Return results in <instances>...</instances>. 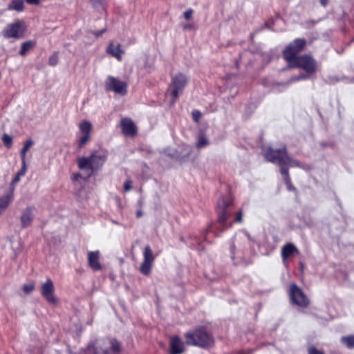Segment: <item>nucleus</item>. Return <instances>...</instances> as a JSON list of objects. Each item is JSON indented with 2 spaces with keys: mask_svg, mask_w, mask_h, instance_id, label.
I'll use <instances>...</instances> for the list:
<instances>
[{
  "mask_svg": "<svg viewBox=\"0 0 354 354\" xmlns=\"http://www.w3.org/2000/svg\"><path fill=\"white\" fill-rule=\"evenodd\" d=\"M139 204H140V206L141 207L142 206V202L139 201Z\"/></svg>",
  "mask_w": 354,
  "mask_h": 354,
  "instance_id": "obj_48",
  "label": "nucleus"
},
{
  "mask_svg": "<svg viewBox=\"0 0 354 354\" xmlns=\"http://www.w3.org/2000/svg\"><path fill=\"white\" fill-rule=\"evenodd\" d=\"M109 152L106 149L93 150L89 156H82L77 158V162L80 170H89L91 174L97 172L102 168L107 160Z\"/></svg>",
  "mask_w": 354,
  "mask_h": 354,
  "instance_id": "obj_3",
  "label": "nucleus"
},
{
  "mask_svg": "<svg viewBox=\"0 0 354 354\" xmlns=\"http://www.w3.org/2000/svg\"><path fill=\"white\" fill-rule=\"evenodd\" d=\"M55 286L50 279L47 280L41 284V295L46 299V301L53 305H57L59 302L58 299L55 296Z\"/></svg>",
  "mask_w": 354,
  "mask_h": 354,
  "instance_id": "obj_12",
  "label": "nucleus"
},
{
  "mask_svg": "<svg viewBox=\"0 0 354 354\" xmlns=\"http://www.w3.org/2000/svg\"><path fill=\"white\" fill-rule=\"evenodd\" d=\"M243 213L242 211H239L234 219V221L241 223L242 222Z\"/></svg>",
  "mask_w": 354,
  "mask_h": 354,
  "instance_id": "obj_38",
  "label": "nucleus"
},
{
  "mask_svg": "<svg viewBox=\"0 0 354 354\" xmlns=\"http://www.w3.org/2000/svg\"><path fill=\"white\" fill-rule=\"evenodd\" d=\"M122 133L125 136L135 137L138 133V128L129 118H124L120 121Z\"/></svg>",
  "mask_w": 354,
  "mask_h": 354,
  "instance_id": "obj_14",
  "label": "nucleus"
},
{
  "mask_svg": "<svg viewBox=\"0 0 354 354\" xmlns=\"http://www.w3.org/2000/svg\"><path fill=\"white\" fill-rule=\"evenodd\" d=\"M328 0H320V3H321L323 6H326L328 4Z\"/></svg>",
  "mask_w": 354,
  "mask_h": 354,
  "instance_id": "obj_46",
  "label": "nucleus"
},
{
  "mask_svg": "<svg viewBox=\"0 0 354 354\" xmlns=\"http://www.w3.org/2000/svg\"><path fill=\"white\" fill-rule=\"evenodd\" d=\"M213 230H214L213 226H209L208 227V229L207 230V233H206V236L205 238V240L209 241V237L212 236H214V233Z\"/></svg>",
  "mask_w": 354,
  "mask_h": 354,
  "instance_id": "obj_34",
  "label": "nucleus"
},
{
  "mask_svg": "<svg viewBox=\"0 0 354 354\" xmlns=\"http://www.w3.org/2000/svg\"><path fill=\"white\" fill-rule=\"evenodd\" d=\"M100 253L99 250L90 251L88 253V265L93 271H98L102 269L100 263Z\"/></svg>",
  "mask_w": 354,
  "mask_h": 354,
  "instance_id": "obj_16",
  "label": "nucleus"
},
{
  "mask_svg": "<svg viewBox=\"0 0 354 354\" xmlns=\"http://www.w3.org/2000/svg\"><path fill=\"white\" fill-rule=\"evenodd\" d=\"M185 343L188 346L209 348L214 344V338L207 326H200L184 334Z\"/></svg>",
  "mask_w": 354,
  "mask_h": 354,
  "instance_id": "obj_2",
  "label": "nucleus"
},
{
  "mask_svg": "<svg viewBox=\"0 0 354 354\" xmlns=\"http://www.w3.org/2000/svg\"><path fill=\"white\" fill-rule=\"evenodd\" d=\"M217 223H221V212H218Z\"/></svg>",
  "mask_w": 354,
  "mask_h": 354,
  "instance_id": "obj_45",
  "label": "nucleus"
},
{
  "mask_svg": "<svg viewBox=\"0 0 354 354\" xmlns=\"http://www.w3.org/2000/svg\"><path fill=\"white\" fill-rule=\"evenodd\" d=\"M26 1L30 5H39L40 3L39 0H26Z\"/></svg>",
  "mask_w": 354,
  "mask_h": 354,
  "instance_id": "obj_39",
  "label": "nucleus"
},
{
  "mask_svg": "<svg viewBox=\"0 0 354 354\" xmlns=\"http://www.w3.org/2000/svg\"><path fill=\"white\" fill-rule=\"evenodd\" d=\"M127 82L121 81L118 77L109 75L105 80V89L106 91H113L124 96L127 94Z\"/></svg>",
  "mask_w": 354,
  "mask_h": 354,
  "instance_id": "obj_7",
  "label": "nucleus"
},
{
  "mask_svg": "<svg viewBox=\"0 0 354 354\" xmlns=\"http://www.w3.org/2000/svg\"><path fill=\"white\" fill-rule=\"evenodd\" d=\"M13 198V190L10 194L2 196L0 198V208L6 210Z\"/></svg>",
  "mask_w": 354,
  "mask_h": 354,
  "instance_id": "obj_22",
  "label": "nucleus"
},
{
  "mask_svg": "<svg viewBox=\"0 0 354 354\" xmlns=\"http://www.w3.org/2000/svg\"><path fill=\"white\" fill-rule=\"evenodd\" d=\"M34 289H35V286L33 283L24 284L23 286V291L26 294L30 293L32 291L34 290Z\"/></svg>",
  "mask_w": 354,
  "mask_h": 354,
  "instance_id": "obj_30",
  "label": "nucleus"
},
{
  "mask_svg": "<svg viewBox=\"0 0 354 354\" xmlns=\"http://www.w3.org/2000/svg\"><path fill=\"white\" fill-rule=\"evenodd\" d=\"M301 268L303 269L304 268V265L302 263H301Z\"/></svg>",
  "mask_w": 354,
  "mask_h": 354,
  "instance_id": "obj_49",
  "label": "nucleus"
},
{
  "mask_svg": "<svg viewBox=\"0 0 354 354\" xmlns=\"http://www.w3.org/2000/svg\"><path fill=\"white\" fill-rule=\"evenodd\" d=\"M34 142L30 139L26 141L24 145V147L20 150V156L21 160H26V153L28 150L33 145Z\"/></svg>",
  "mask_w": 354,
  "mask_h": 354,
  "instance_id": "obj_25",
  "label": "nucleus"
},
{
  "mask_svg": "<svg viewBox=\"0 0 354 354\" xmlns=\"http://www.w3.org/2000/svg\"><path fill=\"white\" fill-rule=\"evenodd\" d=\"M143 215V213H142V211L141 209V208L138 209L137 211H136V217L137 218H140L142 217Z\"/></svg>",
  "mask_w": 354,
  "mask_h": 354,
  "instance_id": "obj_43",
  "label": "nucleus"
},
{
  "mask_svg": "<svg viewBox=\"0 0 354 354\" xmlns=\"http://www.w3.org/2000/svg\"><path fill=\"white\" fill-rule=\"evenodd\" d=\"M143 257L144 259L140 265V271L142 274L148 276L151 272L152 265L155 260V257L149 245L145 246L143 252Z\"/></svg>",
  "mask_w": 354,
  "mask_h": 354,
  "instance_id": "obj_13",
  "label": "nucleus"
},
{
  "mask_svg": "<svg viewBox=\"0 0 354 354\" xmlns=\"http://www.w3.org/2000/svg\"><path fill=\"white\" fill-rule=\"evenodd\" d=\"M192 119L194 122L198 123L201 119L202 113L198 110H194L192 112Z\"/></svg>",
  "mask_w": 354,
  "mask_h": 354,
  "instance_id": "obj_29",
  "label": "nucleus"
},
{
  "mask_svg": "<svg viewBox=\"0 0 354 354\" xmlns=\"http://www.w3.org/2000/svg\"><path fill=\"white\" fill-rule=\"evenodd\" d=\"M264 156L266 160L276 163L280 167V172L285 176L284 180L287 185L288 189L290 191L296 190L295 187L292 185L288 175V170L285 168L286 166L298 167L299 163L290 158L286 153V148L273 150L272 149H268L265 153Z\"/></svg>",
  "mask_w": 354,
  "mask_h": 354,
  "instance_id": "obj_1",
  "label": "nucleus"
},
{
  "mask_svg": "<svg viewBox=\"0 0 354 354\" xmlns=\"http://www.w3.org/2000/svg\"><path fill=\"white\" fill-rule=\"evenodd\" d=\"M132 189V181L131 180H127L124 183V192H129Z\"/></svg>",
  "mask_w": 354,
  "mask_h": 354,
  "instance_id": "obj_33",
  "label": "nucleus"
},
{
  "mask_svg": "<svg viewBox=\"0 0 354 354\" xmlns=\"http://www.w3.org/2000/svg\"><path fill=\"white\" fill-rule=\"evenodd\" d=\"M4 211H5L4 209H3L0 208V215H1V214H3V212Z\"/></svg>",
  "mask_w": 354,
  "mask_h": 354,
  "instance_id": "obj_47",
  "label": "nucleus"
},
{
  "mask_svg": "<svg viewBox=\"0 0 354 354\" xmlns=\"http://www.w3.org/2000/svg\"><path fill=\"white\" fill-rule=\"evenodd\" d=\"M194 28V24H186L183 26V29L184 30H192Z\"/></svg>",
  "mask_w": 354,
  "mask_h": 354,
  "instance_id": "obj_42",
  "label": "nucleus"
},
{
  "mask_svg": "<svg viewBox=\"0 0 354 354\" xmlns=\"http://www.w3.org/2000/svg\"><path fill=\"white\" fill-rule=\"evenodd\" d=\"M21 162H22V166H21V169L17 172V174L20 176H24L25 175L26 172V160H21Z\"/></svg>",
  "mask_w": 354,
  "mask_h": 354,
  "instance_id": "obj_31",
  "label": "nucleus"
},
{
  "mask_svg": "<svg viewBox=\"0 0 354 354\" xmlns=\"http://www.w3.org/2000/svg\"><path fill=\"white\" fill-rule=\"evenodd\" d=\"M288 62L289 68H301L308 73H313L316 71L315 61L312 57L307 55L299 56Z\"/></svg>",
  "mask_w": 354,
  "mask_h": 354,
  "instance_id": "obj_6",
  "label": "nucleus"
},
{
  "mask_svg": "<svg viewBox=\"0 0 354 354\" xmlns=\"http://www.w3.org/2000/svg\"><path fill=\"white\" fill-rule=\"evenodd\" d=\"M26 26L24 21L17 20L14 23L8 24L3 30V35L6 38L19 39L24 37Z\"/></svg>",
  "mask_w": 354,
  "mask_h": 354,
  "instance_id": "obj_9",
  "label": "nucleus"
},
{
  "mask_svg": "<svg viewBox=\"0 0 354 354\" xmlns=\"http://www.w3.org/2000/svg\"><path fill=\"white\" fill-rule=\"evenodd\" d=\"M228 216H229V215L226 212L223 211V216H222L223 222L225 221L228 218Z\"/></svg>",
  "mask_w": 354,
  "mask_h": 354,
  "instance_id": "obj_44",
  "label": "nucleus"
},
{
  "mask_svg": "<svg viewBox=\"0 0 354 354\" xmlns=\"http://www.w3.org/2000/svg\"><path fill=\"white\" fill-rule=\"evenodd\" d=\"M106 52L108 55L116 58L119 62L122 61V55L124 53V50L122 48V45L118 44L115 46L114 43L112 41H109L106 47Z\"/></svg>",
  "mask_w": 354,
  "mask_h": 354,
  "instance_id": "obj_17",
  "label": "nucleus"
},
{
  "mask_svg": "<svg viewBox=\"0 0 354 354\" xmlns=\"http://www.w3.org/2000/svg\"><path fill=\"white\" fill-rule=\"evenodd\" d=\"M289 295L291 301L300 307H307L310 304V300L307 296L295 283L290 285Z\"/></svg>",
  "mask_w": 354,
  "mask_h": 354,
  "instance_id": "obj_8",
  "label": "nucleus"
},
{
  "mask_svg": "<svg viewBox=\"0 0 354 354\" xmlns=\"http://www.w3.org/2000/svg\"><path fill=\"white\" fill-rule=\"evenodd\" d=\"M35 45V41H27L22 43L21 49L19 52V54L21 56H25L28 51L30 50Z\"/></svg>",
  "mask_w": 354,
  "mask_h": 354,
  "instance_id": "obj_23",
  "label": "nucleus"
},
{
  "mask_svg": "<svg viewBox=\"0 0 354 354\" xmlns=\"http://www.w3.org/2000/svg\"><path fill=\"white\" fill-rule=\"evenodd\" d=\"M169 354H182L185 352L183 342L178 336H175L170 339Z\"/></svg>",
  "mask_w": 354,
  "mask_h": 354,
  "instance_id": "obj_18",
  "label": "nucleus"
},
{
  "mask_svg": "<svg viewBox=\"0 0 354 354\" xmlns=\"http://www.w3.org/2000/svg\"><path fill=\"white\" fill-rule=\"evenodd\" d=\"M9 10H14L21 12L24 9V3L22 0H13L8 6Z\"/></svg>",
  "mask_w": 354,
  "mask_h": 354,
  "instance_id": "obj_24",
  "label": "nucleus"
},
{
  "mask_svg": "<svg viewBox=\"0 0 354 354\" xmlns=\"http://www.w3.org/2000/svg\"><path fill=\"white\" fill-rule=\"evenodd\" d=\"M189 82V79L183 73H178L171 77L168 86V91L171 97V104H174Z\"/></svg>",
  "mask_w": 354,
  "mask_h": 354,
  "instance_id": "obj_4",
  "label": "nucleus"
},
{
  "mask_svg": "<svg viewBox=\"0 0 354 354\" xmlns=\"http://www.w3.org/2000/svg\"><path fill=\"white\" fill-rule=\"evenodd\" d=\"M21 176L19 175L17 173L16 174V176L13 178V179L12 180V184H15V183H17L20 180V177Z\"/></svg>",
  "mask_w": 354,
  "mask_h": 354,
  "instance_id": "obj_40",
  "label": "nucleus"
},
{
  "mask_svg": "<svg viewBox=\"0 0 354 354\" xmlns=\"http://www.w3.org/2000/svg\"><path fill=\"white\" fill-rule=\"evenodd\" d=\"M306 41L304 39H297L292 43H290L283 50V57L288 61L297 57V55L301 52L305 47Z\"/></svg>",
  "mask_w": 354,
  "mask_h": 354,
  "instance_id": "obj_11",
  "label": "nucleus"
},
{
  "mask_svg": "<svg viewBox=\"0 0 354 354\" xmlns=\"http://www.w3.org/2000/svg\"><path fill=\"white\" fill-rule=\"evenodd\" d=\"M306 78H308V75H297V76H294L289 80V82H291L293 81H298V80L306 79Z\"/></svg>",
  "mask_w": 354,
  "mask_h": 354,
  "instance_id": "obj_36",
  "label": "nucleus"
},
{
  "mask_svg": "<svg viewBox=\"0 0 354 354\" xmlns=\"http://www.w3.org/2000/svg\"><path fill=\"white\" fill-rule=\"evenodd\" d=\"M342 342L348 348H353L354 347V336L350 335V336H346L342 337Z\"/></svg>",
  "mask_w": 354,
  "mask_h": 354,
  "instance_id": "obj_26",
  "label": "nucleus"
},
{
  "mask_svg": "<svg viewBox=\"0 0 354 354\" xmlns=\"http://www.w3.org/2000/svg\"><path fill=\"white\" fill-rule=\"evenodd\" d=\"M122 346L121 342L116 338H109L104 347L94 348V354H121Z\"/></svg>",
  "mask_w": 354,
  "mask_h": 354,
  "instance_id": "obj_10",
  "label": "nucleus"
},
{
  "mask_svg": "<svg viewBox=\"0 0 354 354\" xmlns=\"http://www.w3.org/2000/svg\"><path fill=\"white\" fill-rule=\"evenodd\" d=\"M34 207H26L22 212L20 216V221L22 228H26L31 225L35 216L33 214Z\"/></svg>",
  "mask_w": 354,
  "mask_h": 354,
  "instance_id": "obj_15",
  "label": "nucleus"
},
{
  "mask_svg": "<svg viewBox=\"0 0 354 354\" xmlns=\"http://www.w3.org/2000/svg\"><path fill=\"white\" fill-rule=\"evenodd\" d=\"M2 141L7 148L9 149L11 147L12 143V138L8 134H3L2 137Z\"/></svg>",
  "mask_w": 354,
  "mask_h": 354,
  "instance_id": "obj_28",
  "label": "nucleus"
},
{
  "mask_svg": "<svg viewBox=\"0 0 354 354\" xmlns=\"http://www.w3.org/2000/svg\"><path fill=\"white\" fill-rule=\"evenodd\" d=\"M109 0H90L92 7L96 10H105Z\"/></svg>",
  "mask_w": 354,
  "mask_h": 354,
  "instance_id": "obj_21",
  "label": "nucleus"
},
{
  "mask_svg": "<svg viewBox=\"0 0 354 354\" xmlns=\"http://www.w3.org/2000/svg\"><path fill=\"white\" fill-rule=\"evenodd\" d=\"M309 354H324V353L321 351L317 350L315 347H310L308 349Z\"/></svg>",
  "mask_w": 354,
  "mask_h": 354,
  "instance_id": "obj_37",
  "label": "nucleus"
},
{
  "mask_svg": "<svg viewBox=\"0 0 354 354\" xmlns=\"http://www.w3.org/2000/svg\"><path fill=\"white\" fill-rule=\"evenodd\" d=\"M209 141L203 133H200L197 136V142L196 147L198 149H203L208 146Z\"/></svg>",
  "mask_w": 354,
  "mask_h": 354,
  "instance_id": "obj_20",
  "label": "nucleus"
},
{
  "mask_svg": "<svg viewBox=\"0 0 354 354\" xmlns=\"http://www.w3.org/2000/svg\"><path fill=\"white\" fill-rule=\"evenodd\" d=\"M59 61V52L55 51L48 59V65L50 66H55Z\"/></svg>",
  "mask_w": 354,
  "mask_h": 354,
  "instance_id": "obj_27",
  "label": "nucleus"
},
{
  "mask_svg": "<svg viewBox=\"0 0 354 354\" xmlns=\"http://www.w3.org/2000/svg\"><path fill=\"white\" fill-rule=\"evenodd\" d=\"M81 177V174L80 173H75V174H73L71 179L73 181H76L77 180L80 178Z\"/></svg>",
  "mask_w": 354,
  "mask_h": 354,
  "instance_id": "obj_41",
  "label": "nucleus"
},
{
  "mask_svg": "<svg viewBox=\"0 0 354 354\" xmlns=\"http://www.w3.org/2000/svg\"><path fill=\"white\" fill-rule=\"evenodd\" d=\"M79 135L77 139V150L83 149L91 140L93 126L91 122L86 120L81 121L78 124Z\"/></svg>",
  "mask_w": 354,
  "mask_h": 354,
  "instance_id": "obj_5",
  "label": "nucleus"
},
{
  "mask_svg": "<svg viewBox=\"0 0 354 354\" xmlns=\"http://www.w3.org/2000/svg\"><path fill=\"white\" fill-rule=\"evenodd\" d=\"M107 30L106 27H104L102 30H94L92 31V35H93L95 37H100L102 36L104 32H106Z\"/></svg>",
  "mask_w": 354,
  "mask_h": 354,
  "instance_id": "obj_32",
  "label": "nucleus"
},
{
  "mask_svg": "<svg viewBox=\"0 0 354 354\" xmlns=\"http://www.w3.org/2000/svg\"><path fill=\"white\" fill-rule=\"evenodd\" d=\"M193 12H194V11L192 8L187 10L183 13V16H184L185 19L187 20H189L192 17Z\"/></svg>",
  "mask_w": 354,
  "mask_h": 354,
  "instance_id": "obj_35",
  "label": "nucleus"
},
{
  "mask_svg": "<svg viewBox=\"0 0 354 354\" xmlns=\"http://www.w3.org/2000/svg\"><path fill=\"white\" fill-rule=\"evenodd\" d=\"M299 251L294 244L288 243L284 245L281 249V257L286 260L294 253H298Z\"/></svg>",
  "mask_w": 354,
  "mask_h": 354,
  "instance_id": "obj_19",
  "label": "nucleus"
}]
</instances>
